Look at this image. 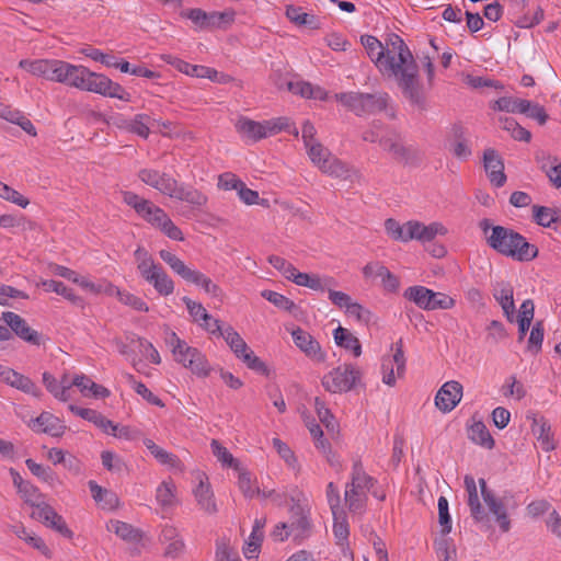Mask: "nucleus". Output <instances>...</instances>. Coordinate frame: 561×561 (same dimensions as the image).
<instances>
[{
	"label": "nucleus",
	"mask_w": 561,
	"mask_h": 561,
	"mask_svg": "<svg viewBox=\"0 0 561 561\" xmlns=\"http://www.w3.org/2000/svg\"><path fill=\"white\" fill-rule=\"evenodd\" d=\"M367 502L366 492L345 486L344 503L350 513L362 514L365 511Z\"/></svg>",
	"instance_id": "58836bf2"
},
{
	"label": "nucleus",
	"mask_w": 561,
	"mask_h": 561,
	"mask_svg": "<svg viewBox=\"0 0 561 561\" xmlns=\"http://www.w3.org/2000/svg\"><path fill=\"white\" fill-rule=\"evenodd\" d=\"M115 534L136 549L145 547L148 540L140 528H115Z\"/></svg>",
	"instance_id": "864d4df0"
},
{
	"label": "nucleus",
	"mask_w": 561,
	"mask_h": 561,
	"mask_svg": "<svg viewBox=\"0 0 561 561\" xmlns=\"http://www.w3.org/2000/svg\"><path fill=\"white\" fill-rule=\"evenodd\" d=\"M493 297L500 304L506 319L510 322L514 321L515 305H514V291L510 283L501 282L497 283L493 290Z\"/></svg>",
	"instance_id": "5701e85b"
},
{
	"label": "nucleus",
	"mask_w": 561,
	"mask_h": 561,
	"mask_svg": "<svg viewBox=\"0 0 561 561\" xmlns=\"http://www.w3.org/2000/svg\"><path fill=\"white\" fill-rule=\"evenodd\" d=\"M215 560L240 561V558L238 556V552L230 547L229 541L222 538L220 540H217Z\"/></svg>",
	"instance_id": "e2e57ef3"
},
{
	"label": "nucleus",
	"mask_w": 561,
	"mask_h": 561,
	"mask_svg": "<svg viewBox=\"0 0 561 561\" xmlns=\"http://www.w3.org/2000/svg\"><path fill=\"white\" fill-rule=\"evenodd\" d=\"M261 296L283 310L290 311L295 307V302L293 300L273 290H263Z\"/></svg>",
	"instance_id": "69168bd1"
},
{
	"label": "nucleus",
	"mask_w": 561,
	"mask_h": 561,
	"mask_svg": "<svg viewBox=\"0 0 561 561\" xmlns=\"http://www.w3.org/2000/svg\"><path fill=\"white\" fill-rule=\"evenodd\" d=\"M127 380L129 383L134 386V390L137 394L141 396L148 403L152 405H157L160 408L164 407V403L160 398H158L156 394H153L145 383L140 381H136L135 377L130 374L127 375Z\"/></svg>",
	"instance_id": "bf43d9fd"
},
{
	"label": "nucleus",
	"mask_w": 561,
	"mask_h": 561,
	"mask_svg": "<svg viewBox=\"0 0 561 561\" xmlns=\"http://www.w3.org/2000/svg\"><path fill=\"white\" fill-rule=\"evenodd\" d=\"M335 99L357 116L374 114L387 108V93L344 92L335 94Z\"/></svg>",
	"instance_id": "39448f33"
},
{
	"label": "nucleus",
	"mask_w": 561,
	"mask_h": 561,
	"mask_svg": "<svg viewBox=\"0 0 561 561\" xmlns=\"http://www.w3.org/2000/svg\"><path fill=\"white\" fill-rule=\"evenodd\" d=\"M126 340L129 342V344H138L139 351L147 356V358L158 365L161 363V357L157 348L150 343L149 341L136 336L135 334H127Z\"/></svg>",
	"instance_id": "3c124183"
},
{
	"label": "nucleus",
	"mask_w": 561,
	"mask_h": 561,
	"mask_svg": "<svg viewBox=\"0 0 561 561\" xmlns=\"http://www.w3.org/2000/svg\"><path fill=\"white\" fill-rule=\"evenodd\" d=\"M383 150L391 153L392 159L402 164H416L421 161L419 150L412 146H405L400 134L393 131L379 139Z\"/></svg>",
	"instance_id": "6e6552de"
},
{
	"label": "nucleus",
	"mask_w": 561,
	"mask_h": 561,
	"mask_svg": "<svg viewBox=\"0 0 561 561\" xmlns=\"http://www.w3.org/2000/svg\"><path fill=\"white\" fill-rule=\"evenodd\" d=\"M458 534L453 533V528H442L440 533L434 540V547L437 558L440 561H456L457 548L456 537Z\"/></svg>",
	"instance_id": "2eb2a0df"
},
{
	"label": "nucleus",
	"mask_w": 561,
	"mask_h": 561,
	"mask_svg": "<svg viewBox=\"0 0 561 561\" xmlns=\"http://www.w3.org/2000/svg\"><path fill=\"white\" fill-rule=\"evenodd\" d=\"M404 298L413 301L417 307L424 310H433V298L435 291L424 286H411L404 290Z\"/></svg>",
	"instance_id": "a878e982"
},
{
	"label": "nucleus",
	"mask_w": 561,
	"mask_h": 561,
	"mask_svg": "<svg viewBox=\"0 0 561 561\" xmlns=\"http://www.w3.org/2000/svg\"><path fill=\"white\" fill-rule=\"evenodd\" d=\"M290 282L312 290L323 291L325 286L334 284V278L325 277L322 280L318 274L302 273L296 268V272L293 274Z\"/></svg>",
	"instance_id": "cd10ccee"
},
{
	"label": "nucleus",
	"mask_w": 561,
	"mask_h": 561,
	"mask_svg": "<svg viewBox=\"0 0 561 561\" xmlns=\"http://www.w3.org/2000/svg\"><path fill=\"white\" fill-rule=\"evenodd\" d=\"M290 516L291 526H309V508L301 503L300 499L291 497Z\"/></svg>",
	"instance_id": "603ef678"
},
{
	"label": "nucleus",
	"mask_w": 561,
	"mask_h": 561,
	"mask_svg": "<svg viewBox=\"0 0 561 561\" xmlns=\"http://www.w3.org/2000/svg\"><path fill=\"white\" fill-rule=\"evenodd\" d=\"M160 540L165 545V557L178 558L183 552L184 542L179 538L176 528H163Z\"/></svg>",
	"instance_id": "c85d7f7f"
},
{
	"label": "nucleus",
	"mask_w": 561,
	"mask_h": 561,
	"mask_svg": "<svg viewBox=\"0 0 561 561\" xmlns=\"http://www.w3.org/2000/svg\"><path fill=\"white\" fill-rule=\"evenodd\" d=\"M14 486L26 502H33L38 496V490L30 481H25L21 474L13 468L9 470Z\"/></svg>",
	"instance_id": "de8ad7c7"
},
{
	"label": "nucleus",
	"mask_w": 561,
	"mask_h": 561,
	"mask_svg": "<svg viewBox=\"0 0 561 561\" xmlns=\"http://www.w3.org/2000/svg\"><path fill=\"white\" fill-rule=\"evenodd\" d=\"M462 398V385L458 381L450 380L445 382L437 391L435 397V405L442 412L453 411Z\"/></svg>",
	"instance_id": "9b49d317"
},
{
	"label": "nucleus",
	"mask_w": 561,
	"mask_h": 561,
	"mask_svg": "<svg viewBox=\"0 0 561 561\" xmlns=\"http://www.w3.org/2000/svg\"><path fill=\"white\" fill-rule=\"evenodd\" d=\"M469 438L482 447H485L488 449H492L494 447V439L491 436L489 430L486 428L485 424L481 421L474 422L469 431H468Z\"/></svg>",
	"instance_id": "c9c22d12"
},
{
	"label": "nucleus",
	"mask_w": 561,
	"mask_h": 561,
	"mask_svg": "<svg viewBox=\"0 0 561 561\" xmlns=\"http://www.w3.org/2000/svg\"><path fill=\"white\" fill-rule=\"evenodd\" d=\"M533 217L537 225L551 228L553 224L560 221L561 211L559 208L535 205L533 206Z\"/></svg>",
	"instance_id": "72a5a7b5"
},
{
	"label": "nucleus",
	"mask_w": 561,
	"mask_h": 561,
	"mask_svg": "<svg viewBox=\"0 0 561 561\" xmlns=\"http://www.w3.org/2000/svg\"><path fill=\"white\" fill-rule=\"evenodd\" d=\"M176 486L173 481H163L157 489L156 500L158 504L163 507H172L178 504L175 495Z\"/></svg>",
	"instance_id": "79ce46f5"
},
{
	"label": "nucleus",
	"mask_w": 561,
	"mask_h": 561,
	"mask_svg": "<svg viewBox=\"0 0 561 561\" xmlns=\"http://www.w3.org/2000/svg\"><path fill=\"white\" fill-rule=\"evenodd\" d=\"M144 444L160 463L169 465L170 467H176L179 465L180 460L175 455L159 447L152 439L146 438Z\"/></svg>",
	"instance_id": "8fccbe9b"
},
{
	"label": "nucleus",
	"mask_w": 561,
	"mask_h": 561,
	"mask_svg": "<svg viewBox=\"0 0 561 561\" xmlns=\"http://www.w3.org/2000/svg\"><path fill=\"white\" fill-rule=\"evenodd\" d=\"M263 528H252V533L245 540V545L243 547V553L245 558L252 559L257 557L263 542Z\"/></svg>",
	"instance_id": "5fc2aeb1"
},
{
	"label": "nucleus",
	"mask_w": 561,
	"mask_h": 561,
	"mask_svg": "<svg viewBox=\"0 0 561 561\" xmlns=\"http://www.w3.org/2000/svg\"><path fill=\"white\" fill-rule=\"evenodd\" d=\"M360 43L378 70L385 76L394 77L404 98L420 110H427L419 66L404 41L398 34L390 33L385 46L373 35H363Z\"/></svg>",
	"instance_id": "f257e3e1"
},
{
	"label": "nucleus",
	"mask_w": 561,
	"mask_h": 561,
	"mask_svg": "<svg viewBox=\"0 0 561 561\" xmlns=\"http://www.w3.org/2000/svg\"><path fill=\"white\" fill-rule=\"evenodd\" d=\"M42 286L45 288L46 291H54L60 296H64L66 299H68L73 305L83 308V299L79 296H77L72 289L68 288L62 282L54 280V279H46L43 280Z\"/></svg>",
	"instance_id": "e433bc0d"
},
{
	"label": "nucleus",
	"mask_w": 561,
	"mask_h": 561,
	"mask_svg": "<svg viewBox=\"0 0 561 561\" xmlns=\"http://www.w3.org/2000/svg\"><path fill=\"white\" fill-rule=\"evenodd\" d=\"M327 499L333 515V526H347L348 522L344 508L341 506L340 492L333 482L327 486Z\"/></svg>",
	"instance_id": "bb28decb"
},
{
	"label": "nucleus",
	"mask_w": 561,
	"mask_h": 561,
	"mask_svg": "<svg viewBox=\"0 0 561 561\" xmlns=\"http://www.w3.org/2000/svg\"><path fill=\"white\" fill-rule=\"evenodd\" d=\"M213 454L217 457L222 465L239 470V461L233 458L232 454L224 447L217 439H213L210 443Z\"/></svg>",
	"instance_id": "13d9d810"
},
{
	"label": "nucleus",
	"mask_w": 561,
	"mask_h": 561,
	"mask_svg": "<svg viewBox=\"0 0 561 561\" xmlns=\"http://www.w3.org/2000/svg\"><path fill=\"white\" fill-rule=\"evenodd\" d=\"M375 483L376 480L365 472L360 460H356L353 465L351 482L346 484V488L367 492Z\"/></svg>",
	"instance_id": "c756f323"
},
{
	"label": "nucleus",
	"mask_w": 561,
	"mask_h": 561,
	"mask_svg": "<svg viewBox=\"0 0 561 561\" xmlns=\"http://www.w3.org/2000/svg\"><path fill=\"white\" fill-rule=\"evenodd\" d=\"M32 517L38 523H49L48 526H65V520L48 504L37 505L32 511Z\"/></svg>",
	"instance_id": "4c0bfd02"
},
{
	"label": "nucleus",
	"mask_w": 561,
	"mask_h": 561,
	"mask_svg": "<svg viewBox=\"0 0 561 561\" xmlns=\"http://www.w3.org/2000/svg\"><path fill=\"white\" fill-rule=\"evenodd\" d=\"M484 169L490 182L496 187H502L506 182L504 162L496 150L488 148L483 152Z\"/></svg>",
	"instance_id": "dca6fc26"
},
{
	"label": "nucleus",
	"mask_w": 561,
	"mask_h": 561,
	"mask_svg": "<svg viewBox=\"0 0 561 561\" xmlns=\"http://www.w3.org/2000/svg\"><path fill=\"white\" fill-rule=\"evenodd\" d=\"M101 460L103 467L108 471L119 473L126 469L125 462L110 450L101 453Z\"/></svg>",
	"instance_id": "338daca9"
},
{
	"label": "nucleus",
	"mask_w": 561,
	"mask_h": 561,
	"mask_svg": "<svg viewBox=\"0 0 561 561\" xmlns=\"http://www.w3.org/2000/svg\"><path fill=\"white\" fill-rule=\"evenodd\" d=\"M198 477L199 483L193 491L197 505L205 513L215 514L217 512V504L210 484L208 483V478L204 473Z\"/></svg>",
	"instance_id": "6ab92c4d"
},
{
	"label": "nucleus",
	"mask_w": 561,
	"mask_h": 561,
	"mask_svg": "<svg viewBox=\"0 0 561 561\" xmlns=\"http://www.w3.org/2000/svg\"><path fill=\"white\" fill-rule=\"evenodd\" d=\"M529 101L517 98L503 96L493 103L492 108L507 113H524L528 110Z\"/></svg>",
	"instance_id": "ea45409f"
},
{
	"label": "nucleus",
	"mask_w": 561,
	"mask_h": 561,
	"mask_svg": "<svg viewBox=\"0 0 561 561\" xmlns=\"http://www.w3.org/2000/svg\"><path fill=\"white\" fill-rule=\"evenodd\" d=\"M167 343L171 346L172 354L178 363L182 364L184 367L185 364H190V356L186 350L193 348L192 346H188L185 341L181 340L175 332L169 334Z\"/></svg>",
	"instance_id": "09e8293b"
},
{
	"label": "nucleus",
	"mask_w": 561,
	"mask_h": 561,
	"mask_svg": "<svg viewBox=\"0 0 561 561\" xmlns=\"http://www.w3.org/2000/svg\"><path fill=\"white\" fill-rule=\"evenodd\" d=\"M144 220L157 227V225L164 218L167 214L162 208L156 206L151 201L146 199L136 211Z\"/></svg>",
	"instance_id": "a18cd8bd"
},
{
	"label": "nucleus",
	"mask_w": 561,
	"mask_h": 561,
	"mask_svg": "<svg viewBox=\"0 0 561 561\" xmlns=\"http://www.w3.org/2000/svg\"><path fill=\"white\" fill-rule=\"evenodd\" d=\"M144 220L157 227V225L164 218L167 214L162 208L156 206L151 201L146 199L136 211Z\"/></svg>",
	"instance_id": "49530a36"
},
{
	"label": "nucleus",
	"mask_w": 561,
	"mask_h": 561,
	"mask_svg": "<svg viewBox=\"0 0 561 561\" xmlns=\"http://www.w3.org/2000/svg\"><path fill=\"white\" fill-rule=\"evenodd\" d=\"M138 178L145 184L158 190L164 195H168L171 186L174 185V178L153 169H141L138 173Z\"/></svg>",
	"instance_id": "412c9836"
},
{
	"label": "nucleus",
	"mask_w": 561,
	"mask_h": 561,
	"mask_svg": "<svg viewBox=\"0 0 561 561\" xmlns=\"http://www.w3.org/2000/svg\"><path fill=\"white\" fill-rule=\"evenodd\" d=\"M59 82L103 96L114 98L125 102L130 101V93L119 83L112 81L105 75L90 71L83 66H76L65 61Z\"/></svg>",
	"instance_id": "f03ea898"
},
{
	"label": "nucleus",
	"mask_w": 561,
	"mask_h": 561,
	"mask_svg": "<svg viewBox=\"0 0 561 561\" xmlns=\"http://www.w3.org/2000/svg\"><path fill=\"white\" fill-rule=\"evenodd\" d=\"M221 336L225 339L226 343L229 345L233 353L245 351L247 343L231 325H228L224 330Z\"/></svg>",
	"instance_id": "0e129e2a"
},
{
	"label": "nucleus",
	"mask_w": 561,
	"mask_h": 561,
	"mask_svg": "<svg viewBox=\"0 0 561 561\" xmlns=\"http://www.w3.org/2000/svg\"><path fill=\"white\" fill-rule=\"evenodd\" d=\"M159 255L161 260L165 262L170 268L185 282L199 286L211 297L218 298L220 301L222 300V289L208 276L197 270L188 267L180 257L168 250H161Z\"/></svg>",
	"instance_id": "20e7f679"
},
{
	"label": "nucleus",
	"mask_w": 561,
	"mask_h": 561,
	"mask_svg": "<svg viewBox=\"0 0 561 561\" xmlns=\"http://www.w3.org/2000/svg\"><path fill=\"white\" fill-rule=\"evenodd\" d=\"M0 378L7 385L36 398L42 396L41 389L33 382L31 378L20 374L13 368H0Z\"/></svg>",
	"instance_id": "ddd939ff"
},
{
	"label": "nucleus",
	"mask_w": 561,
	"mask_h": 561,
	"mask_svg": "<svg viewBox=\"0 0 561 561\" xmlns=\"http://www.w3.org/2000/svg\"><path fill=\"white\" fill-rule=\"evenodd\" d=\"M362 373L352 364L341 365L322 378V386L332 393H342L352 390L360 379Z\"/></svg>",
	"instance_id": "0eeeda50"
},
{
	"label": "nucleus",
	"mask_w": 561,
	"mask_h": 561,
	"mask_svg": "<svg viewBox=\"0 0 561 561\" xmlns=\"http://www.w3.org/2000/svg\"><path fill=\"white\" fill-rule=\"evenodd\" d=\"M291 336L295 345L308 357L320 363L324 362L325 354L322 352L319 342L310 333L298 327L291 332Z\"/></svg>",
	"instance_id": "4468645a"
},
{
	"label": "nucleus",
	"mask_w": 561,
	"mask_h": 561,
	"mask_svg": "<svg viewBox=\"0 0 561 561\" xmlns=\"http://www.w3.org/2000/svg\"><path fill=\"white\" fill-rule=\"evenodd\" d=\"M186 352L190 356V364H185V368H188L198 377H207L211 371V367L205 355L198 348H187Z\"/></svg>",
	"instance_id": "7c9ffc66"
},
{
	"label": "nucleus",
	"mask_w": 561,
	"mask_h": 561,
	"mask_svg": "<svg viewBox=\"0 0 561 561\" xmlns=\"http://www.w3.org/2000/svg\"><path fill=\"white\" fill-rule=\"evenodd\" d=\"M531 433L536 436L540 447L545 451H551L556 448L551 426L543 416L534 415L531 417Z\"/></svg>",
	"instance_id": "4be33fe9"
},
{
	"label": "nucleus",
	"mask_w": 561,
	"mask_h": 561,
	"mask_svg": "<svg viewBox=\"0 0 561 561\" xmlns=\"http://www.w3.org/2000/svg\"><path fill=\"white\" fill-rule=\"evenodd\" d=\"M167 196L185 202L196 208L205 206L208 202L207 195L202 191L192 185L179 184L175 179L174 185L171 186Z\"/></svg>",
	"instance_id": "f8f14e48"
},
{
	"label": "nucleus",
	"mask_w": 561,
	"mask_h": 561,
	"mask_svg": "<svg viewBox=\"0 0 561 561\" xmlns=\"http://www.w3.org/2000/svg\"><path fill=\"white\" fill-rule=\"evenodd\" d=\"M14 534L34 549L38 550L43 556L47 558L50 557V549L41 537L34 534L32 528H14Z\"/></svg>",
	"instance_id": "c03bdc74"
},
{
	"label": "nucleus",
	"mask_w": 561,
	"mask_h": 561,
	"mask_svg": "<svg viewBox=\"0 0 561 561\" xmlns=\"http://www.w3.org/2000/svg\"><path fill=\"white\" fill-rule=\"evenodd\" d=\"M68 408L73 414L79 415L83 420L92 422L104 433H110L108 430L117 431V425H114L111 420L106 419L103 414L95 410L80 408L75 404H70Z\"/></svg>",
	"instance_id": "393cba45"
},
{
	"label": "nucleus",
	"mask_w": 561,
	"mask_h": 561,
	"mask_svg": "<svg viewBox=\"0 0 561 561\" xmlns=\"http://www.w3.org/2000/svg\"><path fill=\"white\" fill-rule=\"evenodd\" d=\"M28 426L35 433H44L53 437H60L66 428L60 424L59 419L49 412H42L36 419L31 420Z\"/></svg>",
	"instance_id": "f3484780"
},
{
	"label": "nucleus",
	"mask_w": 561,
	"mask_h": 561,
	"mask_svg": "<svg viewBox=\"0 0 561 561\" xmlns=\"http://www.w3.org/2000/svg\"><path fill=\"white\" fill-rule=\"evenodd\" d=\"M285 14L290 22L298 26H306L311 30L319 28V20L314 15L302 12L300 7L288 4Z\"/></svg>",
	"instance_id": "2f4dec72"
},
{
	"label": "nucleus",
	"mask_w": 561,
	"mask_h": 561,
	"mask_svg": "<svg viewBox=\"0 0 561 561\" xmlns=\"http://www.w3.org/2000/svg\"><path fill=\"white\" fill-rule=\"evenodd\" d=\"M25 465L35 477L44 482L53 483L55 481V472L49 467H44L31 458L25 460Z\"/></svg>",
	"instance_id": "680f3d73"
},
{
	"label": "nucleus",
	"mask_w": 561,
	"mask_h": 561,
	"mask_svg": "<svg viewBox=\"0 0 561 561\" xmlns=\"http://www.w3.org/2000/svg\"><path fill=\"white\" fill-rule=\"evenodd\" d=\"M48 271L56 276H60L71 280L72 283L79 284L83 288H89L91 290L94 289V284L81 277L78 273L66 266L59 265L57 263H49Z\"/></svg>",
	"instance_id": "a19ab883"
},
{
	"label": "nucleus",
	"mask_w": 561,
	"mask_h": 561,
	"mask_svg": "<svg viewBox=\"0 0 561 561\" xmlns=\"http://www.w3.org/2000/svg\"><path fill=\"white\" fill-rule=\"evenodd\" d=\"M385 229L393 240L407 242V222L400 225L396 219L388 218L385 221Z\"/></svg>",
	"instance_id": "774afa93"
},
{
	"label": "nucleus",
	"mask_w": 561,
	"mask_h": 561,
	"mask_svg": "<svg viewBox=\"0 0 561 561\" xmlns=\"http://www.w3.org/2000/svg\"><path fill=\"white\" fill-rule=\"evenodd\" d=\"M453 136L454 140L450 141L449 150L458 159H468L471 156V149L467 139L465 138L463 127L460 125H455L453 127Z\"/></svg>",
	"instance_id": "473e14b6"
},
{
	"label": "nucleus",
	"mask_w": 561,
	"mask_h": 561,
	"mask_svg": "<svg viewBox=\"0 0 561 561\" xmlns=\"http://www.w3.org/2000/svg\"><path fill=\"white\" fill-rule=\"evenodd\" d=\"M88 485L93 500L101 508L112 511L118 506L119 499L115 492L99 485L93 480L89 481Z\"/></svg>",
	"instance_id": "b1692460"
},
{
	"label": "nucleus",
	"mask_w": 561,
	"mask_h": 561,
	"mask_svg": "<svg viewBox=\"0 0 561 561\" xmlns=\"http://www.w3.org/2000/svg\"><path fill=\"white\" fill-rule=\"evenodd\" d=\"M64 64L65 61L56 59H23L19 62V66L34 76L59 82Z\"/></svg>",
	"instance_id": "9d476101"
},
{
	"label": "nucleus",
	"mask_w": 561,
	"mask_h": 561,
	"mask_svg": "<svg viewBox=\"0 0 561 561\" xmlns=\"http://www.w3.org/2000/svg\"><path fill=\"white\" fill-rule=\"evenodd\" d=\"M310 160L323 172L339 179L348 178V167L331 154L321 142L306 146Z\"/></svg>",
	"instance_id": "423d86ee"
},
{
	"label": "nucleus",
	"mask_w": 561,
	"mask_h": 561,
	"mask_svg": "<svg viewBox=\"0 0 561 561\" xmlns=\"http://www.w3.org/2000/svg\"><path fill=\"white\" fill-rule=\"evenodd\" d=\"M335 343L348 351H352L355 357L360 356L362 345L359 340L347 329L339 327L333 332Z\"/></svg>",
	"instance_id": "f704fd0d"
},
{
	"label": "nucleus",
	"mask_w": 561,
	"mask_h": 561,
	"mask_svg": "<svg viewBox=\"0 0 561 561\" xmlns=\"http://www.w3.org/2000/svg\"><path fill=\"white\" fill-rule=\"evenodd\" d=\"M234 126L240 135L252 141H259L268 136L266 121L260 123L248 117H240Z\"/></svg>",
	"instance_id": "aec40b11"
},
{
	"label": "nucleus",
	"mask_w": 561,
	"mask_h": 561,
	"mask_svg": "<svg viewBox=\"0 0 561 561\" xmlns=\"http://www.w3.org/2000/svg\"><path fill=\"white\" fill-rule=\"evenodd\" d=\"M151 117L147 114H137L130 118L129 133L135 134L144 139H147L150 135V123Z\"/></svg>",
	"instance_id": "6e6d98bb"
},
{
	"label": "nucleus",
	"mask_w": 561,
	"mask_h": 561,
	"mask_svg": "<svg viewBox=\"0 0 561 561\" xmlns=\"http://www.w3.org/2000/svg\"><path fill=\"white\" fill-rule=\"evenodd\" d=\"M2 320L5 322V327L11 331L12 336L14 333L24 342L35 346H39L44 342L43 334L32 329L25 319L18 313L5 311L2 313Z\"/></svg>",
	"instance_id": "1a4fd4ad"
},
{
	"label": "nucleus",
	"mask_w": 561,
	"mask_h": 561,
	"mask_svg": "<svg viewBox=\"0 0 561 561\" xmlns=\"http://www.w3.org/2000/svg\"><path fill=\"white\" fill-rule=\"evenodd\" d=\"M185 304L190 316L193 318V321L196 323H201L202 321H210L211 316L207 312L205 307L201 302H196L188 297L182 298Z\"/></svg>",
	"instance_id": "4d7b16f0"
},
{
	"label": "nucleus",
	"mask_w": 561,
	"mask_h": 561,
	"mask_svg": "<svg viewBox=\"0 0 561 561\" xmlns=\"http://www.w3.org/2000/svg\"><path fill=\"white\" fill-rule=\"evenodd\" d=\"M465 488L468 493L467 504L470 508V514L476 523H484L488 520V512L482 507L478 494L477 482L472 476H465Z\"/></svg>",
	"instance_id": "a211bd4d"
},
{
	"label": "nucleus",
	"mask_w": 561,
	"mask_h": 561,
	"mask_svg": "<svg viewBox=\"0 0 561 561\" xmlns=\"http://www.w3.org/2000/svg\"><path fill=\"white\" fill-rule=\"evenodd\" d=\"M486 244L497 253L518 262H530L539 254L538 248L529 243L523 234L504 226L492 228V232L486 236Z\"/></svg>",
	"instance_id": "7ed1b4c3"
},
{
	"label": "nucleus",
	"mask_w": 561,
	"mask_h": 561,
	"mask_svg": "<svg viewBox=\"0 0 561 561\" xmlns=\"http://www.w3.org/2000/svg\"><path fill=\"white\" fill-rule=\"evenodd\" d=\"M483 501L488 506L489 512L495 516V520L499 526H510V518L507 516L506 507L502 500L495 495V493L486 495Z\"/></svg>",
	"instance_id": "37998d69"
},
{
	"label": "nucleus",
	"mask_w": 561,
	"mask_h": 561,
	"mask_svg": "<svg viewBox=\"0 0 561 561\" xmlns=\"http://www.w3.org/2000/svg\"><path fill=\"white\" fill-rule=\"evenodd\" d=\"M150 284L161 296H169L174 290V283L163 268L156 274Z\"/></svg>",
	"instance_id": "052dcab7"
}]
</instances>
